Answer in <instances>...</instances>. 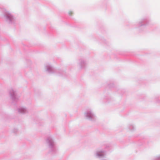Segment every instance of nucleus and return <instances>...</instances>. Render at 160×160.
<instances>
[{"label": "nucleus", "instance_id": "obj_1", "mask_svg": "<svg viewBox=\"0 0 160 160\" xmlns=\"http://www.w3.org/2000/svg\"><path fill=\"white\" fill-rule=\"evenodd\" d=\"M69 14L70 15H71L72 14V11H70L69 12Z\"/></svg>", "mask_w": 160, "mask_h": 160}]
</instances>
